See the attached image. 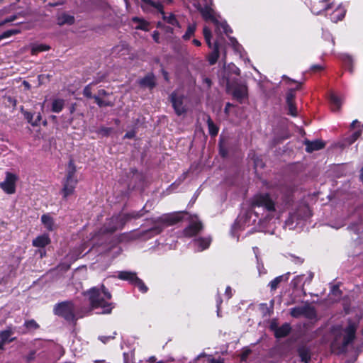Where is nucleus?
I'll return each instance as SVG.
<instances>
[{
	"mask_svg": "<svg viewBox=\"0 0 363 363\" xmlns=\"http://www.w3.org/2000/svg\"><path fill=\"white\" fill-rule=\"evenodd\" d=\"M133 285L136 287L138 288V289L143 292V293H145L147 291V287L145 285V284L143 283V281L140 279L138 277L137 278V279L135 280V283L133 284Z\"/></svg>",
	"mask_w": 363,
	"mask_h": 363,
	"instance_id": "c9c22d12",
	"label": "nucleus"
},
{
	"mask_svg": "<svg viewBox=\"0 0 363 363\" xmlns=\"http://www.w3.org/2000/svg\"><path fill=\"white\" fill-rule=\"evenodd\" d=\"M290 273L288 272L283 275L277 277L273 280H272L269 283V286L270 287L271 291H275L278 287L281 282L287 281L289 278Z\"/></svg>",
	"mask_w": 363,
	"mask_h": 363,
	"instance_id": "412c9836",
	"label": "nucleus"
},
{
	"mask_svg": "<svg viewBox=\"0 0 363 363\" xmlns=\"http://www.w3.org/2000/svg\"><path fill=\"white\" fill-rule=\"evenodd\" d=\"M199 10L205 21L213 23L216 27L215 32L216 35L222 34L223 33L228 35L232 32L226 21L223 20L209 5L207 4L205 6H200Z\"/></svg>",
	"mask_w": 363,
	"mask_h": 363,
	"instance_id": "20e7f679",
	"label": "nucleus"
},
{
	"mask_svg": "<svg viewBox=\"0 0 363 363\" xmlns=\"http://www.w3.org/2000/svg\"><path fill=\"white\" fill-rule=\"evenodd\" d=\"M50 49L48 45L44 44H35L31 47V52L33 55H36L37 53L43 51H47Z\"/></svg>",
	"mask_w": 363,
	"mask_h": 363,
	"instance_id": "7c9ffc66",
	"label": "nucleus"
},
{
	"mask_svg": "<svg viewBox=\"0 0 363 363\" xmlns=\"http://www.w3.org/2000/svg\"><path fill=\"white\" fill-rule=\"evenodd\" d=\"M18 179L17 174L11 172H6L4 180L0 182V189L7 194H13L16 190Z\"/></svg>",
	"mask_w": 363,
	"mask_h": 363,
	"instance_id": "9d476101",
	"label": "nucleus"
},
{
	"mask_svg": "<svg viewBox=\"0 0 363 363\" xmlns=\"http://www.w3.org/2000/svg\"><path fill=\"white\" fill-rule=\"evenodd\" d=\"M257 268H258L259 275L266 274V270L264 268L262 264H260L259 263H258Z\"/></svg>",
	"mask_w": 363,
	"mask_h": 363,
	"instance_id": "5fc2aeb1",
	"label": "nucleus"
},
{
	"mask_svg": "<svg viewBox=\"0 0 363 363\" xmlns=\"http://www.w3.org/2000/svg\"><path fill=\"white\" fill-rule=\"evenodd\" d=\"M118 279L129 281L133 284L137 279L138 277L135 272L129 271H121L118 274Z\"/></svg>",
	"mask_w": 363,
	"mask_h": 363,
	"instance_id": "5701e85b",
	"label": "nucleus"
},
{
	"mask_svg": "<svg viewBox=\"0 0 363 363\" xmlns=\"http://www.w3.org/2000/svg\"><path fill=\"white\" fill-rule=\"evenodd\" d=\"M360 179L363 182V168L361 169Z\"/></svg>",
	"mask_w": 363,
	"mask_h": 363,
	"instance_id": "774afa93",
	"label": "nucleus"
},
{
	"mask_svg": "<svg viewBox=\"0 0 363 363\" xmlns=\"http://www.w3.org/2000/svg\"><path fill=\"white\" fill-rule=\"evenodd\" d=\"M306 151L308 152H311L313 151L322 149L324 147V143L320 140H315L313 142L307 141L306 143Z\"/></svg>",
	"mask_w": 363,
	"mask_h": 363,
	"instance_id": "b1692460",
	"label": "nucleus"
},
{
	"mask_svg": "<svg viewBox=\"0 0 363 363\" xmlns=\"http://www.w3.org/2000/svg\"><path fill=\"white\" fill-rule=\"evenodd\" d=\"M342 60L345 63V66L349 67L350 72H352V68L350 67V65L352 64L353 60L351 56L349 55H343L342 56Z\"/></svg>",
	"mask_w": 363,
	"mask_h": 363,
	"instance_id": "e433bc0d",
	"label": "nucleus"
},
{
	"mask_svg": "<svg viewBox=\"0 0 363 363\" xmlns=\"http://www.w3.org/2000/svg\"><path fill=\"white\" fill-rule=\"evenodd\" d=\"M58 24H72L74 23V17L67 14H62L58 17Z\"/></svg>",
	"mask_w": 363,
	"mask_h": 363,
	"instance_id": "c85d7f7f",
	"label": "nucleus"
},
{
	"mask_svg": "<svg viewBox=\"0 0 363 363\" xmlns=\"http://www.w3.org/2000/svg\"><path fill=\"white\" fill-rule=\"evenodd\" d=\"M135 135V133L134 131H129L125 133V135H124V138H128V139L133 138H134Z\"/></svg>",
	"mask_w": 363,
	"mask_h": 363,
	"instance_id": "4d7b16f0",
	"label": "nucleus"
},
{
	"mask_svg": "<svg viewBox=\"0 0 363 363\" xmlns=\"http://www.w3.org/2000/svg\"><path fill=\"white\" fill-rule=\"evenodd\" d=\"M290 330L289 324L285 323L275 330V335L277 337H284L289 333Z\"/></svg>",
	"mask_w": 363,
	"mask_h": 363,
	"instance_id": "a878e982",
	"label": "nucleus"
},
{
	"mask_svg": "<svg viewBox=\"0 0 363 363\" xmlns=\"http://www.w3.org/2000/svg\"><path fill=\"white\" fill-rule=\"evenodd\" d=\"M83 94L85 96L88 98L91 97V86L90 85L86 86L83 91Z\"/></svg>",
	"mask_w": 363,
	"mask_h": 363,
	"instance_id": "49530a36",
	"label": "nucleus"
},
{
	"mask_svg": "<svg viewBox=\"0 0 363 363\" xmlns=\"http://www.w3.org/2000/svg\"><path fill=\"white\" fill-rule=\"evenodd\" d=\"M115 337L114 335H109V336H99V339L103 342L106 343L110 340H112Z\"/></svg>",
	"mask_w": 363,
	"mask_h": 363,
	"instance_id": "09e8293b",
	"label": "nucleus"
},
{
	"mask_svg": "<svg viewBox=\"0 0 363 363\" xmlns=\"http://www.w3.org/2000/svg\"><path fill=\"white\" fill-rule=\"evenodd\" d=\"M179 220V218L177 215H164L162 217L158 218L157 220L155 221L154 227L150 230V233L152 235L159 234L164 226L172 225L177 223Z\"/></svg>",
	"mask_w": 363,
	"mask_h": 363,
	"instance_id": "1a4fd4ad",
	"label": "nucleus"
},
{
	"mask_svg": "<svg viewBox=\"0 0 363 363\" xmlns=\"http://www.w3.org/2000/svg\"><path fill=\"white\" fill-rule=\"evenodd\" d=\"M76 169L72 162L69 163L67 177L63 182L62 194L63 198L66 199L72 195L77 184V179L75 176Z\"/></svg>",
	"mask_w": 363,
	"mask_h": 363,
	"instance_id": "423d86ee",
	"label": "nucleus"
},
{
	"mask_svg": "<svg viewBox=\"0 0 363 363\" xmlns=\"http://www.w3.org/2000/svg\"><path fill=\"white\" fill-rule=\"evenodd\" d=\"M311 69L314 71L323 69V67L320 65H313Z\"/></svg>",
	"mask_w": 363,
	"mask_h": 363,
	"instance_id": "052dcab7",
	"label": "nucleus"
},
{
	"mask_svg": "<svg viewBox=\"0 0 363 363\" xmlns=\"http://www.w3.org/2000/svg\"><path fill=\"white\" fill-rule=\"evenodd\" d=\"M357 330V325L355 323H350L349 325L344 330H335V340L332 343V350L333 351L337 350V352H344L345 348L349 343H350L355 337V332Z\"/></svg>",
	"mask_w": 363,
	"mask_h": 363,
	"instance_id": "7ed1b4c3",
	"label": "nucleus"
},
{
	"mask_svg": "<svg viewBox=\"0 0 363 363\" xmlns=\"http://www.w3.org/2000/svg\"><path fill=\"white\" fill-rule=\"evenodd\" d=\"M192 43L194 45H195L196 46H198V47L201 46V43L197 39H194Z\"/></svg>",
	"mask_w": 363,
	"mask_h": 363,
	"instance_id": "e2e57ef3",
	"label": "nucleus"
},
{
	"mask_svg": "<svg viewBox=\"0 0 363 363\" xmlns=\"http://www.w3.org/2000/svg\"><path fill=\"white\" fill-rule=\"evenodd\" d=\"M299 355H300V357H301L302 362H304L306 363L308 362V360L309 359V356H308V353L307 351H306L304 350H301L299 351Z\"/></svg>",
	"mask_w": 363,
	"mask_h": 363,
	"instance_id": "79ce46f5",
	"label": "nucleus"
},
{
	"mask_svg": "<svg viewBox=\"0 0 363 363\" xmlns=\"http://www.w3.org/2000/svg\"><path fill=\"white\" fill-rule=\"evenodd\" d=\"M361 133H362L361 130H359L354 132L350 137H349L348 138H347L345 140V142L342 145L345 146L347 145L352 144L361 135Z\"/></svg>",
	"mask_w": 363,
	"mask_h": 363,
	"instance_id": "72a5a7b5",
	"label": "nucleus"
},
{
	"mask_svg": "<svg viewBox=\"0 0 363 363\" xmlns=\"http://www.w3.org/2000/svg\"><path fill=\"white\" fill-rule=\"evenodd\" d=\"M50 242V239L49 235L48 234H43L33 240V245L37 247H44Z\"/></svg>",
	"mask_w": 363,
	"mask_h": 363,
	"instance_id": "aec40b11",
	"label": "nucleus"
},
{
	"mask_svg": "<svg viewBox=\"0 0 363 363\" xmlns=\"http://www.w3.org/2000/svg\"><path fill=\"white\" fill-rule=\"evenodd\" d=\"M243 218L242 217H239L236 221V223H235V225L233 226V231H234L237 228H241L240 226V223H242L244 220H243ZM234 233V232H233V234Z\"/></svg>",
	"mask_w": 363,
	"mask_h": 363,
	"instance_id": "8fccbe9b",
	"label": "nucleus"
},
{
	"mask_svg": "<svg viewBox=\"0 0 363 363\" xmlns=\"http://www.w3.org/2000/svg\"><path fill=\"white\" fill-rule=\"evenodd\" d=\"M84 295L88 297L91 308L101 309V313H110L114 307L110 302L111 294L103 284L91 288Z\"/></svg>",
	"mask_w": 363,
	"mask_h": 363,
	"instance_id": "f03ea898",
	"label": "nucleus"
},
{
	"mask_svg": "<svg viewBox=\"0 0 363 363\" xmlns=\"http://www.w3.org/2000/svg\"><path fill=\"white\" fill-rule=\"evenodd\" d=\"M225 297L229 299L233 296V290L230 286H227L225 291Z\"/></svg>",
	"mask_w": 363,
	"mask_h": 363,
	"instance_id": "3c124183",
	"label": "nucleus"
},
{
	"mask_svg": "<svg viewBox=\"0 0 363 363\" xmlns=\"http://www.w3.org/2000/svg\"><path fill=\"white\" fill-rule=\"evenodd\" d=\"M233 96L238 101L242 102L247 97V87L245 84H239L235 86L232 91Z\"/></svg>",
	"mask_w": 363,
	"mask_h": 363,
	"instance_id": "2eb2a0df",
	"label": "nucleus"
},
{
	"mask_svg": "<svg viewBox=\"0 0 363 363\" xmlns=\"http://www.w3.org/2000/svg\"><path fill=\"white\" fill-rule=\"evenodd\" d=\"M252 205L253 207H264L268 211L274 210V203L268 194H259L254 197Z\"/></svg>",
	"mask_w": 363,
	"mask_h": 363,
	"instance_id": "f8f14e48",
	"label": "nucleus"
},
{
	"mask_svg": "<svg viewBox=\"0 0 363 363\" xmlns=\"http://www.w3.org/2000/svg\"><path fill=\"white\" fill-rule=\"evenodd\" d=\"M144 1V7H152L157 11H160L164 21H166L169 24H172L173 26L178 25V22L175 18V16L172 13H169L168 15H166L163 12V7L162 5L160 2H156L152 0H143Z\"/></svg>",
	"mask_w": 363,
	"mask_h": 363,
	"instance_id": "9b49d317",
	"label": "nucleus"
},
{
	"mask_svg": "<svg viewBox=\"0 0 363 363\" xmlns=\"http://www.w3.org/2000/svg\"><path fill=\"white\" fill-rule=\"evenodd\" d=\"M12 334H13V332L10 328L0 332V339H1L0 342H3L4 345L6 342H11L13 340V339L9 340V337H11V335Z\"/></svg>",
	"mask_w": 363,
	"mask_h": 363,
	"instance_id": "c756f323",
	"label": "nucleus"
},
{
	"mask_svg": "<svg viewBox=\"0 0 363 363\" xmlns=\"http://www.w3.org/2000/svg\"><path fill=\"white\" fill-rule=\"evenodd\" d=\"M54 311L56 315L62 316L67 320H74L83 317V315L74 313V305L70 301L62 302L56 305Z\"/></svg>",
	"mask_w": 363,
	"mask_h": 363,
	"instance_id": "0eeeda50",
	"label": "nucleus"
},
{
	"mask_svg": "<svg viewBox=\"0 0 363 363\" xmlns=\"http://www.w3.org/2000/svg\"><path fill=\"white\" fill-rule=\"evenodd\" d=\"M208 363H223V360L222 359H215L211 358V357H208Z\"/></svg>",
	"mask_w": 363,
	"mask_h": 363,
	"instance_id": "864d4df0",
	"label": "nucleus"
},
{
	"mask_svg": "<svg viewBox=\"0 0 363 363\" xmlns=\"http://www.w3.org/2000/svg\"><path fill=\"white\" fill-rule=\"evenodd\" d=\"M346 13L345 8L340 4L333 11L330 15V19L333 22L341 21Z\"/></svg>",
	"mask_w": 363,
	"mask_h": 363,
	"instance_id": "6ab92c4d",
	"label": "nucleus"
},
{
	"mask_svg": "<svg viewBox=\"0 0 363 363\" xmlns=\"http://www.w3.org/2000/svg\"><path fill=\"white\" fill-rule=\"evenodd\" d=\"M328 0H320L315 2L311 6V11L316 15L320 14L323 11H328L332 8L331 4H327Z\"/></svg>",
	"mask_w": 363,
	"mask_h": 363,
	"instance_id": "f3484780",
	"label": "nucleus"
},
{
	"mask_svg": "<svg viewBox=\"0 0 363 363\" xmlns=\"http://www.w3.org/2000/svg\"><path fill=\"white\" fill-rule=\"evenodd\" d=\"M17 33V30H7L6 32H4L2 35H1V38H8L15 33Z\"/></svg>",
	"mask_w": 363,
	"mask_h": 363,
	"instance_id": "de8ad7c7",
	"label": "nucleus"
},
{
	"mask_svg": "<svg viewBox=\"0 0 363 363\" xmlns=\"http://www.w3.org/2000/svg\"><path fill=\"white\" fill-rule=\"evenodd\" d=\"M203 82H204V83H206V86H207L208 87H209V86H211V79H208V78H205V79H203Z\"/></svg>",
	"mask_w": 363,
	"mask_h": 363,
	"instance_id": "680f3d73",
	"label": "nucleus"
},
{
	"mask_svg": "<svg viewBox=\"0 0 363 363\" xmlns=\"http://www.w3.org/2000/svg\"><path fill=\"white\" fill-rule=\"evenodd\" d=\"M142 85L152 87L155 85V79L152 75H147L140 80Z\"/></svg>",
	"mask_w": 363,
	"mask_h": 363,
	"instance_id": "473e14b6",
	"label": "nucleus"
},
{
	"mask_svg": "<svg viewBox=\"0 0 363 363\" xmlns=\"http://www.w3.org/2000/svg\"><path fill=\"white\" fill-rule=\"evenodd\" d=\"M225 57H226V52H223V59H222V62L223 63L224 65V69L225 71H229L236 75H239L240 74V69L238 67H237L234 64H229L227 67L225 66Z\"/></svg>",
	"mask_w": 363,
	"mask_h": 363,
	"instance_id": "bb28decb",
	"label": "nucleus"
},
{
	"mask_svg": "<svg viewBox=\"0 0 363 363\" xmlns=\"http://www.w3.org/2000/svg\"><path fill=\"white\" fill-rule=\"evenodd\" d=\"M314 314L313 310L309 306H298L291 309V315L293 317L311 316Z\"/></svg>",
	"mask_w": 363,
	"mask_h": 363,
	"instance_id": "dca6fc26",
	"label": "nucleus"
},
{
	"mask_svg": "<svg viewBox=\"0 0 363 363\" xmlns=\"http://www.w3.org/2000/svg\"><path fill=\"white\" fill-rule=\"evenodd\" d=\"M202 229V225L196 216L191 218L189 225L184 230L183 234L185 237H192L197 234Z\"/></svg>",
	"mask_w": 363,
	"mask_h": 363,
	"instance_id": "ddd939ff",
	"label": "nucleus"
},
{
	"mask_svg": "<svg viewBox=\"0 0 363 363\" xmlns=\"http://www.w3.org/2000/svg\"><path fill=\"white\" fill-rule=\"evenodd\" d=\"M159 36H160V34L157 31H155L152 34V38H153L154 40L157 43L159 42Z\"/></svg>",
	"mask_w": 363,
	"mask_h": 363,
	"instance_id": "13d9d810",
	"label": "nucleus"
},
{
	"mask_svg": "<svg viewBox=\"0 0 363 363\" xmlns=\"http://www.w3.org/2000/svg\"><path fill=\"white\" fill-rule=\"evenodd\" d=\"M23 84L24 86L27 88V89H29L30 88V84H28V82L24 81L23 82Z\"/></svg>",
	"mask_w": 363,
	"mask_h": 363,
	"instance_id": "338daca9",
	"label": "nucleus"
},
{
	"mask_svg": "<svg viewBox=\"0 0 363 363\" xmlns=\"http://www.w3.org/2000/svg\"><path fill=\"white\" fill-rule=\"evenodd\" d=\"M25 326L28 329H36L38 327L37 323L33 320L26 321Z\"/></svg>",
	"mask_w": 363,
	"mask_h": 363,
	"instance_id": "a19ab883",
	"label": "nucleus"
},
{
	"mask_svg": "<svg viewBox=\"0 0 363 363\" xmlns=\"http://www.w3.org/2000/svg\"><path fill=\"white\" fill-rule=\"evenodd\" d=\"M311 216V212L308 206L300 207L296 212L290 213L289 218L286 220V225L290 229L294 228L301 224L302 220Z\"/></svg>",
	"mask_w": 363,
	"mask_h": 363,
	"instance_id": "6e6552de",
	"label": "nucleus"
},
{
	"mask_svg": "<svg viewBox=\"0 0 363 363\" xmlns=\"http://www.w3.org/2000/svg\"><path fill=\"white\" fill-rule=\"evenodd\" d=\"M330 101L331 108L333 111H337L340 108L342 105V99L335 94L332 93L330 95Z\"/></svg>",
	"mask_w": 363,
	"mask_h": 363,
	"instance_id": "393cba45",
	"label": "nucleus"
},
{
	"mask_svg": "<svg viewBox=\"0 0 363 363\" xmlns=\"http://www.w3.org/2000/svg\"><path fill=\"white\" fill-rule=\"evenodd\" d=\"M221 303H222V300L220 299V296H218L216 299L217 313H218V316L220 315L219 313H220V307Z\"/></svg>",
	"mask_w": 363,
	"mask_h": 363,
	"instance_id": "603ef678",
	"label": "nucleus"
},
{
	"mask_svg": "<svg viewBox=\"0 0 363 363\" xmlns=\"http://www.w3.org/2000/svg\"><path fill=\"white\" fill-rule=\"evenodd\" d=\"M65 106V101L61 99H55L52 103V111L55 113H60Z\"/></svg>",
	"mask_w": 363,
	"mask_h": 363,
	"instance_id": "cd10ccee",
	"label": "nucleus"
},
{
	"mask_svg": "<svg viewBox=\"0 0 363 363\" xmlns=\"http://www.w3.org/2000/svg\"><path fill=\"white\" fill-rule=\"evenodd\" d=\"M203 34L208 48L213 49V51L208 55L209 64L212 65L216 64L219 57V49L222 43L221 34L217 35V38L214 43H212L211 41L213 36L211 30L208 27H203Z\"/></svg>",
	"mask_w": 363,
	"mask_h": 363,
	"instance_id": "39448f33",
	"label": "nucleus"
},
{
	"mask_svg": "<svg viewBox=\"0 0 363 363\" xmlns=\"http://www.w3.org/2000/svg\"><path fill=\"white\" fill-rule=\"evenodd\" d=\"M41 222L44 227L49 231H52L56 228L54 219L49 214H43L41 216Z\"/></svg>",
	"mask_w": 363,
	"mask_h": 363,
	"instance_id": "4be33fe9",
	"label": "nucleus"
},
{
	"mask_svg": "<svg viewBox=\"0 0 363 363\" xmlns=\"http://www.w3.org/2000/svg\"><path fill=\"white\" fill-rule=\"evenodd\" d=\"M133 21L134 22L138 23V25L135 26V28L144 30H148V24L145 21L140 20L138 18H134Z\"/></svg>",
	"mask_w": 363,
	"mask_h": 363,
	"instance_id": "f704fd0d",
	"label": "nucleus"
},
{
	"mask_svg": "<svg viewBox=\"0 0 363 363\" xmlns=\"http://www.w3.org/2000/svg\"><path fill=\"white\" fill-rule=\"evenodd\" d=\"M287 106H288L289 113L293 116H296V114H297L296 108L294 106V103L287 104Z\"/></svg>",
	"mask_w": 363,
	"mask_h": 363,
	"instance_id": "37998d69",
	"label": "nucleus"
},
{
	"mask_svg": "<svg viewBox=\"0 0 363 363\" xmlns=\"http://www.w3.org/2000/svg\"><path fill=\"white\" fill-rule=\"evenodd\" d=\"M230 44L232 45V47L233 48V49L235 50V52H239L240 53L241 52V49H242V47L241 45L237 42V40L233 38H230Z\"/></svg>",
	"mask_w": 363,
	"mask_h": 363,
	"instance_id": "58836bf2",
	"label": "nucleus"
},
{
	"mask_svg": "<svg viewBox=\"0 0 363 363\" xmlns=\"http://www.w3.org/2000/svg\"><path fill=\"white\" fill-rule=\"evenodd\" d=\"M95 102L100 106H109L110 104L105 102L102 99H101L99 96H94Z\"/></svg>",
	"mask_w": 363,
	"mask_h": 363,
	"instance_id": "c03bdc74",
	"label": "nucleus"
},
{
	"mask_svg": "<svg viewBox=\"0 0 363 363\" xmlns=\"http://www.w3.org/2000/svg\"><path fill=\"white\" fill-rule=\"evenodd\" d=\"M333 294H337L340 292L339 288L337 286H333Z\"/></svg>",
	"mask_w": 363,
	"mask_h": 363,
	"instance_id": "0e129e2a",
	"label": "nucleus"
},
{
	"mask_svg": "<svg viewBox=\"0 0 363 363\" xmlns=\"http://www.w3.org/2000/svg\"><path fill=\"white\" fill-rule=\"evenodd\" d=\"M208 126L209 129V132L211 135H217L218 132V128L216 127V125L213 123V121L209 118L208 120Z\"/></svg>",
	"mask_w": 363,
	"mask_h": 363,
	"instance_id": "4c0bfd02",
	"label": "nucleus"
},
{
	"mask_svg": "<svg viewBox=\"0 0 363 363\" xmlns=\"http://www.w3.org/2000/svg\"><path fill=\"white\" fill-rule=\"evenodd\" d=\"M294 97H295V95L294 94V91L292 90L289 91V93L287 94V96H286V104L294 103Z\"/></svg>",
	"mask_w": 363,
	"mask_h": 363,
	"instance_id": "a18cd8bd",
	"label": "nucleus"
},
{
	"mask_svg": "<svg viewBox=\"0 0 363 363\" xmlns=\"http://www.w3.org/2000/svg\"><path fill=\"white\" fill-rule=\"evenodd\" d=\"M303 275H299V276H297L291 282V285L296 288L299 286V284H301V282L302 281V279H303Z\"/></svg>",
	"mask_w": 363,
	"mask_h": 363,
	"instance_id": "ea45409f",
	"label": "nucleus"
},
{
	"mask_svg": "<svg viewBox=\"0 0 363 363\" xmlns=\"http://www.w3.org/2000/svg\"><path fill=\"white\" fill-rule=\"evenodd\" d=\"M139 216L138 214H121L117 216L112 217L108 225V227L95 235L91 240L88 242H84L79 250V252L75 256V259H77L85 255L90 250H96V252L101 253L107 249H110V247H103V250H99L98 248L102 247L105 242L108 240V236L106 233H112L121 228L131 218H136Z\"/></svg>",
	"mask_w": 363,
	"mask_h": 363,
	"instance_id": "f257e3e1",
	"label": "nucleus"
},
{
	"mask_svg": "<svg viewBox=\"0 0 363 363\" xmlns=\"http://www.w3.org/2000/svg\"><path fill=\"white\" fill-rule=\"evenodd\" d=\"M233 108V106L230 104V103H228L225 106V113L228 116L230 114V109Z\"/></svg>",
	"mask_w": 363,
	"mask_h": 363,
	"instance_id": "6e6d98bb",
	"label": "nucleus"
},
{
	"mask_svg": "<svg viewBox=\"0 0 363 363\" xmlns=\"http://www.w3.org/2000/svg\"><path fill=\"white\" fill-rule=\"evenodd\" d=\"M170 98L173 108L178 116H180L186 112L185 106L183 104V95L177 92H174L172 94Z\"/></svg>",
	"mask_w": 363,
	"mask_h": 363,
	"instance_id": "4468645a",
	"label": "nucleus"
},
{
	"mask_svg": "<svg viewBox=\"0 0 363 363\" xmlns=\"http://www.w3.org/2000/svg\"><path fill=\"white\" fill-rule=\"evenodd\" d=\"M250 351L249 350H245L242 352V355H241V359L242 360H245L248 354H249Z\"/></svg>",
	"mask_w": 363,
	"mask_h": 363,
	"instance_id": "bf43d9fd",
	"label": "nucleus"
},
{
	"mask_svg": "<svg viewBox=\"0 0 363 363\" xmlns=\"http://www.w3.org/2000/svg\"><path fill=\"white\" fill-rule=\"evenodd\" d=\"M211 242L210 237L199 238L194 240L193 243L196 251H203L207 249Z\"/></svg>",
	"mask_w": 363,
	"mask_h": 363,
	"instance_id": "a211bd4d",
	"label": "nucleus"
},
{
	"mask_svg": "<svg viewBox=\"0 0 363 363\" xmlns=\"http://www.w3.org/2000/svg\"><path fill=\"white\" fill-rule=\"evenodd\" d=\"M357 123H358L357 120L353 121L352 123H351V128H354V125Z\"/></svg>",
	"mask_w": 363,
	"mask_h": 363,
	"instance_id": "69168bd1",
	"label": "nucleus"
},
{
	"mask_svg": "<svg viewBox=\"0 0 363 363\" xmlns=\"http://www.w3.org/2000/svg\"><path fill=\"white\" fill-rule=\"evenodd\" d=\"M196 29V25L195 23L189 25L186 33L182 36L183 39L185 40L190 39V38L194 35Z\"/></svg>",
	"mask_w": 363,
	"mask_h": 363,
	"instance_id": "2f4dec72",
	"label": "nucleus"
}]
</instances>
